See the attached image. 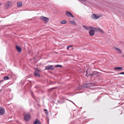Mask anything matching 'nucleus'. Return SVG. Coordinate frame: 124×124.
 Listing matches in <instances>:
<instances>
[{
	"instance_id": "nucleus-8",
	"label": "nucleus",
	"mask_w": 124,
	"mask_h": 124,
	"mask_svg": "<svg viewBox=\"0 0 124 124\" xmlns=\"http://www.w3.org/2000/svg\"><path fill=\"white\" fill-rule=\"evenodd\" d=\"M54 68L52 65L48 66L46 67L45 70H53L54 69Z\"/></svg>"
},
{
	"instance_id": "nucleus-1",
	"label": "nucleus",
	"mask_w": 124,
	"mask_h": 124,
	"mask_svg": "<svg viewBox=\"0 0 124 124\" xmlns=\"http://www.w3.org/2000/svg\"><path fill=\"white\" fill-rule=\"evenodd\" d=\"M12 5V3L10 1H8L5 4V6L6 9H7L9 7H11Z\"/></svg>"
},
{
	"instance_id": "nucleus-19",
	"label": "nucleus",
	"mask_w": 124,
	"mask_h": 124,
	"mask_svg": "<svg viewBox=\"0 0 124 124\" xmlns=\"http://www.w3.org/2000/svg\"><path fill=\"white\" fill-rule=\"evenodd\" d=\"M67 23V21L65 20H63L61 22V23L62 24L66 23Z\"/></svg>"
},
{
	"instance_id": "nucleus-32",
	"label": "nucleus",
	"mask_w": 124,
	"mask_h": 124,
	"mask_svg": "<svg viewBox=\"0 0 124 124\" xmlns=\"http://www.w3.org/2000/svg\"><path fill=\"white\" fill-rule=\"evenodd\" d=\"M71 102H72L73 103H74V102H72V101Z\"/></svg>"
},
{
	"instance_id": "nucleus-20",
	"label": "nucleus",
	"mask_w": 124,
	"mask_h": 124,
	"mask_svg": "<svg viewBox=\"0 0 124 124\" xmlns=\"http://www.w3.org/2000/svg\"><path fill=\"white\" fill-rule=\"evenodd\" d=\"M44 111L45 112V113L46 114V116H47L48 115V112L46 109H44Z\"/></svg>"
},
{
	"instance_id": "nucleus-23",
	"label": "nucleus",
	"mask_w": 124,
	"mask_h": 124,
	"mask_svg": "<svg viewBox=\"0 0 124 124\" xmlns=\"http://www.w3.org/2000/svg\"><path fill=\"white\" fill-rule=\"evenodd\" d=\"M62 66L61 65H56L55 66V67L57 68H59L62 67Z\"/></svg>"
},
{
	"instance_id": "nucleus-13",
	"label": "nucleus",
	"mask_w": 124,
	"mask_h": 124,
	"mask_svg": "<svg viewBox=\"0 0 124 124\" xmlns=\"http://www.w3.org/2000/svg\"><path fill=\"white\" fill-rule=\"evenodd\" d=\"M94 75L93 72H92L91 73H89V74H88L87 70L86 71L85 75L86 77H88V76H92Z\"/></svg>"
},
{
	"instance_id": "nucleus-24",
	"label": "nucleus",
	"mask_w": 124,
	"mask_h": 124,
	"mask_svg": "<svg viewBox=\"0 0 124 124\" xmlns=\"http://www.w3.org/2000/svg\"><path fill=\"white\" fill-rule=\"evenodd\" d=\"M83 27L84 28L87 30H89V28H88L86 26L83 25Z\"/></svg>"
},
{
	"instance_id": "nucleus-3",
	"label": "nucleus",
	"mask_w": 124,
	"mask_h": 124,
	"mask_svg": "<svg viewBox=\"0 0 124 124\" xmlns=\"http://www.w3.org/2000/svg\"><path fill=\"white\" fill-rule=\"evenodd\" d=\"M39 19L42 21H45L46 23H47L49 20L48 18L43 16H40L39 17Z\"/></svg>"
},
{
	"instance_id": "nucleus-27",
	"label": "nucleus",
	"mask_w": 124,
	"mask_h": 124,
	"mask_svg": "<svg viewBox=\"0 0 124 124\" xmlns=\"http://www.w3.org/2000/svg\"><path fill=\"white\" fill-rule=\"evenodd\" d=\"M119 74L124 75V72H121V73H120Z\"/></svg>"
},
{
	"instance_id": "nucleus-5",
	"label": "nucleus",
	"mask_w": 124,
	"mask_h": 124,
	"mask_svg": "<svg viewBox=\"0 0 124 124\" xmlns=\"http://www.w3.org/2000/svg\"><path fill=\"white\" fill-rule=\"evenodd\" d=\"M30 116L29 114L25 115L24 117L25 120L27 121H29L30 120Z\"/></svg>"
},
{
	"instance_id": "nucleus-15",
	"label": "nucleus",
	"mask_w": 124,
	"mask_h": 124,
	"mask_svg": "<svg viewBox=\"0 0 124 124\" xmlns=\"http://www.w3.org/2000/svg\"><path fill=\"white\" fill-rule=\"evenodd\" d=\"M122 69V68L121 67H116L114 68V70H121Z\"/></svg>"
},
{
	"instance_id": "nucleus-2",
	"label": "nucleus",
	"mask_w": 124,
	"mask_h": 124,
	"mask_svg": "<svg viewBox=\"0 0 124 124\" xmlns=\"http://www.w3.org/2000/svg\"><path fill=\"white\" fill-rule=\"evenodd\" d=\"M92 83H85L82 85V87L86 88H89L91 86Z\"/></svg>"
},
{
	"instance_id": "nucleus-10",
	"label": "nucleus",
	"mask_w": 124,
	"mask_h": 124,
	"mask_svg": "<svg viewBox=\"0 0 124 124\" xmlns=\"http://www.w3.org/2000/svg\"><path fill=\"white\" fill-rule=\"evenodd\" d=\"M5 112L4 109L3 107H0V115H2L4 114Z\"/></svg>"
},
{
	"instance_id": "nucleus-14",
	"label": "nucleus",
	"mask_w": 124,
	"mask_h": 124,
	"mask_svg": "<svg viewBox=\"0 0 124 124\" xmlns=\"http://www.w3.org/2000/svg\"><path fill=\"white\" fill-rule=\"evenodd\" d=\"M16 48L18 51L19 52H20L22 51V49L20 47L18 46H16Z\"/></svg>"
},
{
	"instance_id": "nucleus-6",
	"label": "nucleus",
	"mask_w": 124,
	"mask_h": 124,
	"mask_svg": "<svg viewBox=\"0 0 124 124\" xmlns=\"http://www.w3.org/2000/svg\"><path fill=\"white\" fill-rule=\"evenodd\" d=\"M36 70L34 72V75L39 77H40V75L38 72V71H39V70L37 68L36 69Z\"/></svg>"
},
{
	"instance_id": "nucleus-16",
	"label": "nucleus",
	"mask_w": 124,
	"mask_h": 124,
	"mask_svg": "<svg viewBox=\"0 0 124 124\" xmlns=\"http://www.w3.org/2000/svg\"><path fill=\"white\" fill-rule=\"evenodd\" d=\"M114 48L115 49H116L119 54H121V51L119 48L116 47H114Z\"/></svg>"
},
{
	"instance_id": "nucleus-28",
	"label": "nucleus",
	"mask_w": 124,
	"mask_h": 124,
	"mask_svg": "<svg viewBox=\"0 0 124 124\" xmlns=\"http://www.w3.org/2000/svg\"><path fill=\"white\" fill-rule=\"evenodd\" d=\"M3 81V80H0V82H1Z\"/></svg>"
},
{
	"instance_id": "nucleus-33",
	"label": "nucleus",
	"mask_w": 124,
	"mask_h": 124,
	"mask_svg": "<svg viewBox=\"0 0 124 124\" xmlns=\"http://www.w3.org/2000/svg\"><path fill=\"white\" fill-rule=\"evenodd\" d=\"M33 97V98H34V97Z\"/></svg>"
},
{
	"instance_id": "nucleus-17",
	"label": "nucleus",
	"mask_w": 124,
	"mask_h": 124,
	"mask_svg": "<svg viewBox=\"0 0 124 124\" xmlns=\"http://www.w3.org/2000/svg\"><path fill=\"white\" fill-rule=\"evenodd\" d=\"M17 7H20L22 5V2H19L17 3Z\"/></svg>"
},
{
	"instance_id": "nucleus-22",
	"label": "nucleus",
	"mask_w": 124,
	"mask_h": 124,
	"mask_svg": "<svg viewBox=\"0 0 124 124\" xmlns=\"http://www.w3.org/2000/svg\"><path fill=\"white\" fill-rule=\"evenodd\" d=\"M93 72L94 75L97 74L99 73V72L95 71H93Z\"/></svg>"
},
{
	"instance_id": "nucleus-29",
	"label": "nucleus",
	"mask_w": 124,
	"mask_h": 124,
	"mask_svg": "<svg viewBox=\"0 0 124 124\" xmlns=\"http://www.w3.org/2000/svg\"><path fill=\"white\" fill-rule=\"evenodd\" d=\"M122 57H123L124 58V55H122Z\"/></svg>"
},
{
	"instance_id": "nucleus-31",
	"label": "nucleus",
	"mask_w": 124,
	"mask_h": 124,
	"mask_svg": "<svg viewBox=\"0 0 124 124\" xmlns=\"http://www.w3.org/2000/svg\"><path fill=\"white\" fill-rule=\"evenodd\" d=\"M55 88H56V87H55V88H52V89H54Z\"/></svg>"
},
{
	"instance_id": "nucleus-18",
	"label": "nucleus",
	"mask_w": 124,
	"mask_h": 124,
	"mask_svg": "<svg viewBox=\"0 0 124 124\" xmlns=\"http://www.w3.org/2000/svg\"><path fill=\"white\" fill-rule=\"evenodd\" d=\"M69 23L70 24L73 25H76V23L73 21H70Z\"/></svg>"
},
{
	"instance_id": "nucleus-12",
	"label": "nucleus",
	"mask_w": 124,
	"mask_h": 124,
	"mask_svg": "<svg viewBox=\"0 0 124 124\" xmlns=\"http://www.w3.org/2000/svg\"><path fill=\"white\" fill-rule=\"evenodd\" d=\"M41 124V123L38 119H36L35 121L33 122V124Z\"/></svg>"
},
{
	"instance_id": "nucleus-30",
	"label": "nucleus",
	"mask_w": 124,
	"mask_h": 124,
	"mask_svg": "<svg viewBox=\"0 0 124 124\" xmlns=\"http://www.w3.org/2000/svg\"><path fill=\"white\" fill-rule=\"evenodd\" d=\"M1 3H0V6H1Z\"/></svg>"
},
{
	"instance_id": "nucleus-34",
	"label": "nucleus",
	"mask_w": 124,
	"mask_h": 124,
	"mask_svg": "<svg viewBox=\"0 0 124 124\" xmlns=\"http://www.w3.org/2000/svg\"><path fill=\"white\" fill-rule=\"evenodd\" d=\"M71 101V102L72 101Z\"/></svg>"
},
{
	"instance_id": "nucleus-11",
	"label": "nucleus",
	"mask_w": 124,
	"mask_h": 124,
	"mask_svg": "<svg viewBox=\"0 0 124 124\" xmlns=\"http://www.w3.org/2000/svg\"><path fill=\"white\" fill-rule=\"evenodd\" d=\"M95 30H90L89 32L90 35L91 36L94 35L95 33Z\"/></svg>"
},
{
	"instance_id": "nucleus-4",
	"label": "nucleus",
	"mask_w": 124,
	"mask_h": 124,
	"mask_svg": "<svg viewBox=\"0 0 124 124\" xmlns=\"http://www.w3.org/2000/svg\"><path fill=\"white\" fill-rule=\"evenodd\" d=\"M65 14L68 17H71L73 18H74V16L72 13L69 11H66L65 12Z\"/></svg>"
},
{
	"instance_id": "nucleus-25",
	"label": "nucleus",
	"mask_w": 124,
	"mask_h": 124,
	"mask_svg": "<svg viewBox=\"0 0 124 124\" xmlns=\"http://www.w3.org/2000/svg\"><path fill=\"white\" fill-rule=\"evenodd\" d=\"M72 45L70 46H68L67 47V49L68 50L69 49V48H70V47H72Z\"/></svg>"
},
{
	"instance_id": "nucleus-26",
	"label": "nucleus",
	"mask_w": 124,
	"mask_h": 124,
	"mask_svg": "<svg viewBox=\"0 0 124 124\" xmlns=\"http://www.w3.org/2000/svg\"><path fill=\"white\" fill-rule=\"evenodd\" d=\"M89 29H94V28H93L92 26H90V27H89Z\"/></svg>"
},
{
	"instance_id": "nucleus-7",
	"label": "nucleus",
	"mask_w": 124,
	"mask_h": 124,
	"mask_svg": "<svg viewBox=\"0 0 124 124\" xmlns=\"http://www.w3.org/2000/svg\"><path fill=\"white\" fill-rule=\"evenodd\" d=\"M100 17L99 16H96L95 14H93L91 16V18L95 20H96L98 19Z\"/></svg>"
},
{
	"instance_id": "nucleus-21",
	"label": "nucleus",
	"mask_w": 124,
	"mask_h": 124,
	"mask_svg": "<svg viewBox=\"0 0 124 124\" xmlns=\"http://www.w3.org/2000/svg\"><path fill=\"white\" fill-rule=\"evenodd\" d=\"M4 78L5 80H7L9 79V77L8 76H6L4 77Z\"/></svg>"
},
{
	"instance_id": "nucleus-9",
	"label": "nucleus",
	"mask_w": 124,
	"mask_h": 124,
	"mask_svg": "<svg viewBox=\"0 0 124 124\" xmlns=\"http://www.w3.org/2000/svg\"><path fill=\"white\" fill-rule=\"evenodd\" d=\"M94 30L96 31H99L103 33H104V31L100 28L99 27L94 28Z\"/></svg>"
}]
</instances>
